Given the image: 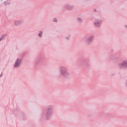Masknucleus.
Segmentation results:
<instances>
[{"instance_id":"f257e3e1","label":"nucleus","mask_w":127,"mask_h":127,"mask_svg":"<svg viewBox=\"0 0 127 127\" xmlns=\"http://www.w3.org/2000/svg\"><path fill=\"white\" fill-rule=\"evenodd\" d=\"M61 74H63L64 77H69L70 76V73L65 67H61Z\"/></svg>"},{"instance_id":"f03ea898","label":"nucleus","mask_w":127,"mask_h":127,"mask_svg":"<svg viewBox=\"0 0 127 127\" xmlns=\"http://www.w3.org/2000/svg\"><path fill=\"white\" fill-rule=\"evenodd\" d=\"M20 62H21L20 60H17L15 64L14 67H18V66H19V63H20Z\"/></svg>"},{"instance_id":"7ed1b4c3","label":"nucleus","mask_w":127,"mask_h":127,"mask_svg":"<svg viewBox=\"0 0 127 127\" xmlns=\"http://www.w3.org/2000/svg\"><path fill=\"white\" fill-rule=\"evenodd\" d=\"M126 66H127V61L124 62L123 64H122L120 65L121 68H123V67H126Z\"/></svg>"},{"instance_id":"20e7f679","label":"nucleus","mask_w":127,"mask_h":127,"mask_svg":"<svg viewBox=\"0 0 127 127\" xmlns=\"http://www.w3.org/2000/svg\"><path fill=\"white\" fill-rule=\"evenodd\" d=\"M95 24L96 26H99V25H98V24H100V22H96L95 23Z\"/></svg>"},{"instance_id":"39448f33","label":"nucleus","mask_w":127,"mask_h":127,"mask_svg":"<svg viewBox=\"0 0 127 127\" xmlns=\"http://www.w3.org/2000/svg\"><path fill=\"white\" fill-rule=\"evenodd\" d=\"M42 35V32H40V34H39V36H40V37H41Z\"/></svg>"},{"instance_id":"423d86ee","label":"nucleus","mask_w":127,"mask_h":127,"mask_svg":"<svg viewBox=\"0 0 127 127\" xmlns=\"http://www.w3.org/2000/svg\"><path fill=\"white\" fill-rule=\"evenodd\" d=\"M54 21H55V22H57V19L55 18V19H54Z\"/></svg>"},{"instance_id":"0eeeda50","label":"nucleus","mask_w":127,"mask_h":127,"mask_svg":"<svg viewBox=\"0 0 127 127\" xmlns=\"http://www.w3.org/2000/svg\"><path fill=\"white\" fill-rule=\"evenodd\" d=\"M78 20H79V21H81V20H82V19L81 18H78Z\"/></svg>"},{"instance_id":"6e6552de","label":"nucleus","mask_w":127,"mask_h":127,"mask_svg":"<svg viewBox=\"0 0 127 127\" xmlns=\"http://www.w3.org/2000/svg\"><path fill=\"white\" fill-rule=\"evenodd\" d=\"M1 39H2V38H1V39H0V41L1 40Z\"/></svg>"}]
</instances>
